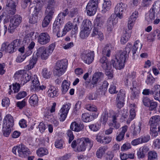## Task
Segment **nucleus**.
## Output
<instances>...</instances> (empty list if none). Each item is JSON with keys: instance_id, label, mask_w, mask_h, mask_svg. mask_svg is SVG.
Instances as JSON below:
<instances>
[{"instance_id": "f257e3e1", "label": "nucleus", "mask_w": 160, "mask_h": 160, "mask_svg": "<svg viewBox=\"0 0 160 160\" xmlns=\"http://www.w3.org/2000/svg\"><path fill=\"white\" fill-rule=\"evenodd\" d=\"M50 54L45 47H39L37 50L35 55H34L32 58L30 59L29 64L26 66V70H29L33 68L36 63L38 57H40L41 59L45 60L48 58Z\"/></svg>"}, {"instance_id": "f03ea898", "label": "nucleus", "mask_w": 160, "mask_h": 160, "mask_svg": "<svg viewBox=\"0 0 160 160\" xmlns=\"http://www.w3.org/2000/svg\"><path fill=\"white\" fill-rule=\"evenodd\" d=\"M68 65V61L66 59L58 61L54 71L55 76H60L63 73L66 69Z\"/></svg>"}, {"instance_id": "7ed1b4c3", "label": "nucleus", "mask_w": 160, "mask_h": 160, "mask_svg": "<svg viewBox=\"0 0 160 160\" xmlns=\"http://www.w3.org/2000/svg\"><path fill=\"white\" fill-rule=\"evenodd\" d=\"M22 18L20 15L17 14L10 19L8 31L12 33L14 32L16 28L18 27L22 22Z\"/></svg>"}, {"instance_id": "20e7f679", "label": "nucleus", "mask_w": 160, "mask_h": 160, "mask_svg": "<svg viewBox=\"0 0 160 160\" xmlns=\"http://www.w3.org/2000/svg\"><path fill=\"white\" fill-rule=\"evenodd\" d=\"M132 47V44L128 43L126 46L125 50L123 51L121 50L118 51L116 55V58L119 61L123 62L124 64L128 54L131 51V48Z\"/></svg>"}, {"instance_id": "39448f33", "label": "nucleus", "mask_w": 160, "mask_h": 160, "mask_svg": "<svg viewBox=\"0 0 160 160\" xmlns=\"http://www.w3.org/2000/svg\"><path fill=\"white\" fill-rule=\"evenodd\" d=\"M98 0H90L86 7L87 14L92 16L94 15L97 10Z\"/></svg>"}, {"instance_id": "423d86ee", "label": "nucleus", "mask_w": 160, "mask_h": 160, "mask_svg": "<svg viewBox=\"0 0 160 160\" xmlns=\"http://www.w3.org/2000/svg\"><path fill=\"white\" fill-rule=\"evenodd\" d=\"M14 77L15 78H21V84L22 85L29 81L31 78V76L30 74L27 73L24 70L17 72L14 74Z\"/></svg>"}, {"instance_id": "0eeeda50", "label": "nucleus", "mask_w": 160, "mask_h": 160, "mask_svg": "<svg viewBox=\"0 0 160 160\" xmlns=\"http://www.w3.org/2000/svg\"><path fill=\"white\" fill-rule=\"evenodd\" d=\"M94 55V51H88L87 52L82 53L81 56L82 60L85 63L90 64L93 61Z\"/></svg>"}, {"instance_id": "6e6552de", "label": "nucleus", "mask_w": 160, "mask_h": 160, "mask_svg": "<svg viewBox=\"0 0 160 160\" xmlns=\"http://www.w3.org/2000/svg\"><path fill=\"white\" fill-rule=\"evenodd\" d=\"M55 10L46 8L45 13L46 14L42 22V26L43 28L48 26L52 19V16Z\"/></svg>"}, {"instance_id": "1a4fd4ad", "label": "nucleus", "mask_w": 160, "mask_h": 160, "mask_svg": "<svg viewBox=\"0 0 160 160\" xmlns=\"http://www.w3.org/2000/svg\"><path fill=\"white\" fill-rule=\"evenodd\" d=\"M127 5L124 3L120 2L118 3L115 8L114 12L120 19L123 17V13L126 10Z\"/></svg>"}, {"instance_id": "9d476101", "label": "nucleus", "mask_w": 160, "mask_h": 160, "mask_svg": "<svg viewBox=\"0 0 160 160\" xmlns=\"http://www.w3.org/2000/svg\"><path fill=\"white\" fill-rule=\"evenodd\" d=\"M71 104L68 103L63 105L61 109L59 114L60 117L59 118L60 121L61 122L64 121L67 117L68 111L71 107Z\"/></svg>"}, {"instance_id": "9b49d317", "label": "nucleus", "mask_w": 160, "mask_h": 160, "mask_svg": "<svg viewBox=\"0 0 160 160\" xmlns=\"http://www.w3.org/2000/svg\"><path fill=\"white\" fill-rule=\"evenodd\" d=\"M20 40L16 39L10 43H8V53H12L15 52L20 45Z\"/></svg>"}, {"instance_id": "f8f14e48", "label": "nucleus", "mask_w": 160, "mask_h": 160, "mask_svg": "<svg viewBox=\"0 0 160 160\" xmlns=\"http://www.w3.org/2000/svg\"><path fill=\"white\" fill-rule=\"evenodd\" d=\"M50 37L46 32L42 33L38 38V42L42 45H44L48 43L50 40Z\"/></svg>"}, {"instance_id": "ddd939ff", "label": "nucleus", "mask_w": 160, "mask_h": 160, "mask_svg": "<svg viewBox=\"0 0 160 160\" xmlns=\"http://www.w3.org/2000/svg\"><path fill=\"white\" fill-rule=\"evenodd\" d=\"M138 17V11H134L129 18L128 22V28L129 30L131 29L134 24V22Z\"/></svg>"}, {"instance_id": "4468645a", "label": "nucleus", "mask_w": 160, "mask_h": 160, "mask_svg": "<svg viewBox=\"0 0 160 160\" xmlns=\"http://www.w3.org/2000/svg\"><path fill=\"white\" fill-rule=\"evenodd\" d=\"M3 126L4 127H12L14 125L13 117L10 114H7L3 120Z\"/></svg>"}, {"instance_id": "2eb2a0df", "label": "nucleus", "mask_w": 160, "mask_h": 160, "mask_svg": "<svg viewBox=\"0 0 160 160\" xmlns=\"http://www.w3.org/2000/svg\"><path fill=\"white\" fill-rule=\"evenodd\" d=\"M19 156L20 157L25 158L30 153L29 149L23 144L19 145Z\"/></svg>"}, {"instance_id": "dca6fc26", "label": "nucleus", "mask_w": 160, "mask_h": 160, "mask_svg": "<svg viewBox=\"0 0 160 160\" xmlns=\"http://www.w3.org/2000/svg\"><path fill=\"white\" fill-rule=\"evenodd\" d=\"M104 18L98 16L94 21V28L101 29L104 22Z\"/></svg>"}, {"instance_id": "f3484780", "label": "nucleus", "mask_w": 160, "mask_h": 160, "mask_svg": "<svg viewBox=\"0 0 160 160\" xmlns=\"http://www.w3.org/2000/svg\"><path fill=\"white\" fill-rule=\"evenodd\" d=\"M68 10L66 9L63 12L59 13L54 22L61 25L64 22V18L68 14Z\"/></svg>"}, {"instance_id": "a211bd4d", "label": "nucleus", "mask_w": 160, "mask_h": 160, "mask_svg": "<svg viewBox=\"0 0 160 160\" xmlns=\"http://www.w3.org/2000/svg\"><path fill=\"white\" fill-rule=\"evenodd\" d=\"M149 148L146 146H144L140 148L137 152V155L138 158L142 159L144 158L145 154L149 151Z\"/></svg>"}, {"instance_id": "6ab92c4d", "label": "nucleus", "mask_w": 160, "mask_h": 160, "mask_svg": "<svg viewBox=\"0 0 160 160\" xmlns=\"http://www.w3.org/2000/svg\"><path fill=\"white\" fill-rule=\"evenodd\" d=\"M84 126L83 124L77 123L74 122L72 123L70 126V129L75 132H78L82 131L84 128Z\"/></svg>"}, {"instance_id": "aec40b11", "label": "nucleus", "mask_w": 160, "mask_h": 160, "mask_svg": "<svg viewBox=\"0 0 160 160\" xmlns=\"http://www.w3.org/2000/svg\"><path fill=\"white\" fill-rule=\"evenodd\" d=\"M35 45V43L33 42H32L28 46H25V50L24 56L25 58L29 56L32 52L33 49Z\"/></svg>"}, {"instance_id": "412c9836", "label": "nucleus", "mask_w": 160, "mask_h": 160, "mask_svg": "<svg viewBox=\"0 0 160 160\" xmlns=\"http://www.w3.org/2000/svg\"><path fill=\"white\" fill-rule=\"evenodd\" d=\"M34 78L32 80L31 86V90L32 91H38L39 86L40 85L39 82L37 79V76L34 75Z\"/></svg>"}, {"instance_id": "4be33fe9", "label": "nucleus", "mask_w": 160, "mask_h": 160, "mask_svg": "<svg viewBox=\"0 0 160 160\" xmlns=\"http://www.w3.org/2000/svg\"><path fill=\"white\" fill-rule=\"evenodd\" d=\"M111 65L112 64L114 68L117 69H121L124 67V64L123 62L119 61V60L115 58V60H112L111 61Z\"/></svg>"}, {"instance_id": "5701e85b", "label": "nucleus", "mask_w": 160, "mask_h": 160, "mask_svg": "<svg viewBox=\"0 0 160 160\" xmlns=\"http://www.w3.org/2000/svg\"><path fill=\"white\" fill-rule=\"evenodd\" d=\"M80 139L86 148L90 150L93 146V141L88 138H82Z\"/></svg>"}, {"instance_id": "b1692460", "label": "nucleus", "mask_w": 160, "mask_h": 160, "mask_svg": "<svg viewBox=\"0 0 160 160\" xmlns=\"http://www.w3.org/2000/svg\"><path fill=\"white\" fill-rule=\"evenodd\" d=\"M118 117V115L117 113H114L111 117L112 122L109 124V126L113 127L116 129H118L120 127V124L116 121L117 118Z\"/></svg>"}, {"instance_id": "393cba45", "label": "nucleus", "mask_w": 160, "mask_h": 160, "mask_svg": "<svg viewBox=\"0 0 160 160\" xmlns=\"http://www.w3.org/2000/svg\"><path fill=\"white\" fill-rule=\"evenodd\" d=\"M92 36V37H96L101 41L104 39L103 33L101 32L100 29L94 28Z\"/></svg>"}, {"instance_id": "a878e982", "label": "nucleus", "mask_w": 160, "mask_h": 160, "mask_svg": "<svg viewBox=\"0 0 160 160\" xmlns=\"http://www.w3.org/2000/svg\"><path fill=\"white\" fill-rule=\"evenodd\" d=\"M108 148L106 146H101L99 147L96 153L97 157L99 158H102Z\"/></svg>"}, {"instance_id": "bb28decb", "label": "nucleus", "mask_w": 160, "mask_h": 160, "mask_svg": "<svg viewBox=\"0 0 160 160\" xmlns=\"http://www.w3.org/2000/svg\"><path fill=\"white\" fill-rule=\"evenodd\" d=\"M58 90L52 86H50L47 93L49 97L54 98L56 97L58 95Z\"/></svg>"}, {"instance_id": "cd10ccee", "label": "nucleus", "mask_w": 160, "mask_h": 160, "mask_svg": "<svg viewBox=\"0 0 160 160\" xmlns=\"http://www.w3.org/2000/svg\"><path fill=\"white\" fill-rule=\"evenodd\" d=\"M150 126V133L152 136L155 137L157 136L158 133L160 134V126L157 125Z\"/></svg>"}, {"instance_id": "c85d7f7f", "label": "nucleus", "mask_w": 160, "mask_h": 160, "mask_svg": "<svg viewBox=\"0 0 160 160\" xmlns=\"http://www.w3.org/2000/svg\"><path fill=\"white\" fill-rule=\"evenodd\" d=\"M128 127L127 125L124 126L122 128V131L117 136L116 140L118 141H120L124 139L125 132L127 131Z\"/></svg>"}, {"instance_id": "c756f323", "label": "nucleus", "mask_w": 160, "mask_h": 160, "mask_svg": "<svg viewBox=\"0 0 160 160\" xmlns=\"http://www.w3.org/2000/svg\"><path fill=\"white\" fill-rule=\"evenodd\" d=\"M154 90L153 91V97L154 99L157 100H158L160 97V85H155L154 87Z\"/></svg>"}, {"instance_id": "7c9ffc66", "label": "nucleus", "mask_w": 160, "mask_h": 160, "mask_svg": "<svg viewBox=\"0 0 160 160\" xmlns=\"http://www.w3.org/2000/svg\"><path fill=\"white\" fill-rule=\"evenodd\" d=\"M61 28V25L54 22L53 26V31L55 33L57 34V36L58 37L62 36L63 35L60 33V28Z\"/></svg>"}, {"instance_id": "2f4dec72", "label": "nucleus", "mask_w": 160, "mask_h": 160, "mask_svg": "<svg viewBox=\"0 0 160 160\" xmlns=\"http://www.w3.org/2000/svg\"><path fill=\"white\" fill-rule=\"evenodd\" d=\"M111 4V2L110 1L104 0L101 11L102 13H104L108 11L110 8Z\"/></svg>"}, {"instance_id": "473e14b6", "label": "nucleus", "mask_w": 160, "mask_h": 160, "mask_svg": "<svg viewBox=\"0 0 160 160\" xmlns=\"http://www.w3.org/2000/svg\"><path fill=\"white\" fill-rule=\"evenodd\" d=\"M155 18V11L153 9H151L148 13L146 15L145 19L148 22H151L154 20Z\"/></svg>"}, {"instance_id": "72a5a7b5", "label": "nucleus", "mask_w": 160, "mask_h": 160, "mask_svg": "<svg viewBox=\"0 0 160 160\" xmlns=\"http://www.w3.org/2000/svg\"><path fill=\"white\" fill-rule=\"evenodd\" d=\"M142 44L140 42L139 40H137L135 42L134 45L131 48V50L132 52L133 55H134L137 50H140L142 48Z\"/></svg>"}, {"instance_id": "f704fd0d", "label": "nucleus", "mask_w": 160, "mask_h": 160, "mask_svg": "<svg viewBox=\"0 0 160 160\" xmlns=\"http://www.w3.org/2000/svg\"><path fill=\"white\" fill-rule=\"evenodd\" d=\"M99 62L102 64V67L103 69H106L108 67V68L110 67L111 64L108 62L107 58L105 56L102 57L99 60Z\"/></svg>"}, {"instance_id": "c9c22d12", "label": "nucleus", "mask_w": 160, "mask_h": 160, "mask_svg": "<svg viewBox=\"0 0 160 160\" xmlns=\"http://www.w3.org/2000/svg\"><path fill=\"white\" fill-rule=\"evenodd\" d=\"M38 100L37 95L35 94H34L30 97L29 103L32 106L35 107L38 105Z\"/></svg>"}, {"instance_id": "e433bc0d", "label": "nucleus", "mask_w": 160, "mask_h": 160, "mask_svg": "<svg viewBox=\"0 0 160 160\" xmlns=\"http://www.w3.org/2000/svg\"><path fill=\"white\" fill-rule=\"evenodd\" d=\"M130 89H132L131 95V98L132 100H134L137 99L139 96V91L137 88H131Z\"/></svg>"}, {"instance_id": "4c0bfd02", "label": "nucleus", "mask_w": 160, "mask_h": 160, "mask_svg": "<svg viewBox=\"0 0 160 160\" xmlns=\"http://www.w3.org/2000/svg\"><path fill=\"white\" fill-rule=\"evenodd\" d=\"M37 155L39 157H42L48 153V149L45 148H39L37 151Z\"/></svg>"}, {"instance_id": "58836bf2", "label": "nucleus", "mask_w": 160, "mask_h": 160, "mask_svg": "<svg viewBox=\"0 0 160 160\" xmlns=\"http://www.w3.org/2000/svg\"><path fill=\"white\" fill-rule=\"evenodd\" d=\"M130 37V33L129 31L127 32L125 31V32L122 36L121 38V42L122 44L125 43L128 40Z\"/></svg>"}, {"instance_id": "ea45409f", "label": "nucleus", "mask_w": 160, "mask_h": 160, "mask_svg": "<svg viewBox=\"0 0 160 160\" xmlns=\"http://www.w3.org/2000/svg\"><path fill=\"white\" fill-rule=\"evenodd\" d=\"M118 16L116 13L111 15L110 18L108 19V22L110 25H114L116 24L118 22Z\"/></svg>"}, {"instance_id": "a19ab883", "label": "nucleus", "mask_w": 160, "mask_h": 160, "mask_svg": "<svg viewBox=\"0 0 160 160\" xmlns=\"http://www.w3.org/2000/svg\"><path fill=\"white\" fill-rule=\"evenodd\" d=\"M160 120V116L156 115L152 117L150 119L149 123L150 125H158V122Z\"/></svg>"}, {"instance_id": "79ce46f5", "label": "nucleus", "mask_w": 160, "mask_h": 160, "mask_svg": "<svg viewBox=\"0 0 160 160\" xmlns=\"http://www.w3.org/2000/svg\"><path fill=\"white\" fill-rule=\"evenodd\" d=\"M141 124L140 122L138 125H135L133 124L132 125V127L133 128V131L132 132V134L133 136H136L140 132L141 130Z\"/></svg>"}, {"instance_id": "37998d69", "label": "nucleus", "mask_w": 160, "mask_h": 160, "mask_svg": "<svg viewBox=\"0 0 160 160\" xmlns=\"http://www.w3.org/2000/svg\"><path fill=\"white\" fill-rule=\"evenodd\" d=\"M70 85V82L64 80L62 82V91L63 94H65L68 91Z\"/></svg>"}, {"instance_id": "c03bdc74", "label": "nucleus", "mask_w": 160, "mask_h": 160, "mask_svg": "<svg viewBox=\"0 0 160 160\" xmlns=\"http://www.w3.org/2000/svg\"><path fill=\"white\" fill-rule=\"evenodd\" d=\"M12 87V89L14 91V92L15 93L18 92L20 89V86L19 84L17 83H16L15 84H13L12 86L11 85H10L9 88V91L8 92V93L9 94H11V92H12L11 89Z\"/></svg>"}, {"instance_id": "a18cd8bd", "label": "nucleus", "mask_w": 160, "mask_h": 160, "mask_svg": "<svg viewBox=\"0 0 160 160\" xmlns=\"http://www.w3.org/2000/svg\"><path fill=\"white\" fill-rule=\"evenodd\" d=\"M111 47L109 45H107L105 46L103 49L102 52V54L107 57H109L110 55Z\"/></svg>"}, {"instance_id": "49530a36", "label": "nucleus", "mask_w": 160, "mask_h": 160, "mask_svg": "<svg viewBox=\"0 0 160 160\" xmlns=\"http://www.w3.org/2000/svg\"><path fill=\"white\" fill-rule=\"evenodd\" d=\"M82 24H83L84 29L90 31L92 26L91 21L89 20L86 19L83 21Z\"/></svg>"}, {"instance_id": "de8ad7c7", "label": "nucleus", "mask_w": 160, "mask_h": 160, "mask_svg": "<svg viewBox=\"0 0 160 160\" xmlns=\"http://www.w3.org/2000/svg\"><path fill=\"white\" fill-rule=\"evenodd\" d=\"M92 116L88 113H84L82 114V120L85 122H88L92 120Z\"/></svg>"}, {"instance_id": "09e8293b", "label": "nucleus", "mask_w": 160, "mask_h": 160, "mask_svg": "<svg viewBox=\"0 0 160 160\" xmlns=\"http://www.w3.org/2000/svg\"><path fill=\"white\" fill-rule=\"evenodd\" d=\"M109 85L107 81H105L103 82L102 86L100 87L99 89L101 92V94H104L105 92L107 90V88Z\"/></svg>"}, {"instance_id": "8fccbe9b", "label": "nucleus", "mask_w": 160, "mask_h": 160, "mask_svg": "<svg viewBox=\"0 0 160 160\" xmlns=\"http://www.w3.org/2000/svg\"><path fill=\"white\" fill-rule=\"evenodd\" d=\"M125 92L123 90H121L118 92L116 100L124 101L125 97Z\"/></svg>"}, {"instance_id": "3c124183", "label": "nucleus", "mask_w": 160, "mask_h": 160, "mask_svg": "<svg viewBox=\"0 0 160 160\" xmlns=\"http://www.w3.org/2000/svg\"><path fill=\"white\" fill-rule=\"evenodd\" d=\"M73 25L72 23L70 22H68L66 23L63 30V34H65L66 32L70 30L73 27Z\"/></svg>"}, {"instance_id": "603ef678", "label": "nucleus", "mask_w": 160, "mask_h": 160, "mask_svg": "<svg viewBox=\"0 0 160 160\" xmlns=\"http://www.w3.org/2000/svg\"><path fill=\"white\" fill-rule=\"evenodd\" d=\"M90 31L89 30L84 28L80 32V37L82 39L87 37L90 34Z\"/></svg>"}, {"instance_id": "864d4df0", "label": "nucleus", "mask_w": 160, "mask_h": 160, "mask_svg": "<svg viewBox=\"0 0 160 160\" xmlns=\"http://www.w3.org/2000/svg\"><path fill=\"white\" fill-rule=\"evenodd\" d=\"M8 42H6L2 43L1 46L0 51L2 52L8 53Z\"/></svg>"}, {"instance_id": "5fc2aeb1", "label": "nucleus", "mask_w": 160, "mask_h": 160, "mask_svg": "<svg viewBox=\"0 0 160 160\" xmlns=\"http://www.w3.org/2000/svg\"><path fill=\"white\" fill-rule=\"evenodd\" d=\"M18 0H7L6 5L8 7H16Z\"/></svg>"}, {"instance_id": "6e6d98bb", "label": "nucleus", "mask_w": 160, "mask_h": 160, "mask_svg": "<svg viewBox=\"0 0 160 160\" xmlns=\"http://www.w3.org/2000/svg\"><path fill=\"white\" fill-rule=\"evenodd\" d=\"M38 13L37 11H35L34 14H32V17H30L29 19V22L32 24L36 23L37 22L38 17Z\"/></svg>"}, {"instance_id": "4d7b16f0", "label": "nucleus", "mask_w": 160, "mask_h": 160, "mask_svg": "<svg viewBox=\"0 0 160 160\" xmlns=\"http://www.w3.org/2000/svg\"><path fill=\"white\" fill-rule=\"evenodd\" d=\"M32 42L31 37L30 35H26L24 38L22 42L25 47L30 44Z\"/></svg>"}, {"instance_id": "13d9d810", "label": "nucleus", "mask_w": 160, "mask_h": 160, "mask_svg": "<svg viewBox=\"0 0 160 160\" xmlns=\"http://www.w3.org/2000/svg\"><path fill=\"white\" fill-rule=\"evenodd\" d=\"M52 73V72L50 71H48L47 68H44L42 70V76L46 78H49Z\"/></svg>"}, {"instance_id": "bf43d9fd", "label": "nucleus", "mask_w": 160, "mask_h": 160, "mask_svg": "<svg viewBox=\"0 0 160 160\" xmlns=\"http://www.w3.org/2000/svg\"><path fill=\"white\" fill-rule=\"evenodd\" d=\"M158 106V103L152 100L150 102L149 106V109L150 111L155 110Z\"/></svg>"}, {"instance_id": "052dcab7", "label": "nucleus", "mask_w": 160, "mask_h": 160, "mask_svg": "<svg viewBox=\"0 0 160 160\" xmlns=\"http://www.w3.org/2000/svg\"><path fill=\"white\" fill-rule=\"evenodd\" d=\"M3 134L6 137L9 136L12 129V127H3Z\"/></svg>"}, {"instance_id": "680f3d73", "label": "nucleus", "mask_w": 160, "mask_h": 160, "mask_svg": "<svg viewBox=\"0 0 160 160\" xmlns=\"http://www.w3.org/2000/svg\"><path fill=\"white\" fill-rule=\"evenodd\" d=\"M155 81V79L151 75L149 74L147 76L146 82L148 85H152L154 82Z\"/></svg>"}, {"instance_id": "e2e57ef3", "label": "nucleus", "mask_w": 160, "mask_h": 160, "mask_svg": "<svg viewBox=\"0 0 160 160\" xmlns=\"http://www.w3.org/2000/svg\"><path fill=\"white\" fill-rule=\"evenodd\" d=\"M110 67L108 68V67H107V68L106 69H103L105 70V74L106 75L108 76V77L110 78H112L113 77V72L112 70L111 69V66L110 65Z\"/></svg>"}, {"instance_id": "0e129e2a", "label": "nucleus", "mask_w": 160, "mask_h": 160, "mask_svg": "<svg viewBox=\"0 0 160 160\" xmlns=\"http://www.w3.org/2000/svg\"><path fill=\"white\" fill-rule=\"evenodd\" d=\"M114 156L113 152L110 151H108L105 155L106 160H112Z\"/></svg>"}, {"instance_id": "69168bd1", "label": "nucleus", "mask_w": 160, "mask_h": 160, "mask_svg": "<svg viewBox=\"0 0 160 160\" xmlns=\"http://www.w3.org/2000/svg\"><path fill=\"white\" fill-rule=\"evenodd\" d=\"M63 141L62 139L57 140L55 143V147L61 149L63 148Z\"/></svg>"}, {"instance_id": "338daca9", "label": "nucleus", "mask_w": 160, "mask_h": 160, "mask_svg": "<svg viewBox=\"0 0 160 160\" xmlns=\"http://www.w3.org/2000/svg\"><path fill=\"white\" fill-rule=\"evenodd\" d=\"M55 5L54 0H49L47 2L46 8L55 10Z\"/></svg>"}, {"instance_id": "774afa93", "label": "nucleus", "mask_w": 160, "mask_h": 160, "mask_svg": "<svg viewBox=\"0 0 160 160\" xmlns=\"http://www.w3.org/2000/svg\"><path fill=\"white\" fill-rule=\"evenodd\" d=\"M135 77V76L133 75L132 73L129 74L127 75V77L126 78L125 81V83L126 85H128V82H130Z\"/></svg>"}]
</instances>
